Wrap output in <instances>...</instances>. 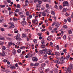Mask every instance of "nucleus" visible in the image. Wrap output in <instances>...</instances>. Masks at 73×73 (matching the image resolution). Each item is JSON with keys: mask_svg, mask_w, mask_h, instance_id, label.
<instances>
[{"mask_svg": "<svg viewBox=\"0 0 73 73\" xmlns=\"http://www.w3.org/2000/svg\"><path fill=\"white\" fill-rule=\"evenodd\" d=\"M26 14L27 16H29V13L27 11L26 13Z\"/></svg>", "mask_w": 73, "mask_h": 73, "instance_id": "obj_60", "label": "nucleus"}, {"mask_svg": "<svg viewBox=\"0 0 73 73\" xmlns=\"http://www.w3.org/2000/svg\"><path fill=\"white\" fill-rule=\"evenodd\" d=\"M32 60L34 61H38V58H37V57H33Z\"/></svg>", "mask_w": 73, "mask_h": 73, "instance_id": "obj_6", "label": "nucleus"}, {"mask_svg": "<svg viewBox=\"0 0 73 73\" xmlns=\"http://www.w3.org/2000/svg\"><path fill=\"white\" fill-rule=\"evenodd\" d=\"M12 13H13V11H9V15H11V14H12Z\"/></svg>", "mask_w": 73, "mask_h": 73, "instance_id": "obj_51", "label": "nucleus"}, {"mask_svg": "<svg viewBox=\"0 0 73 73\" xmlns=\"http://www.w3.org/2000/svg\"><path fill=\"white\" fill-rule=\"evenodd\" d=\"M51 13L52 15H55V13H54V11H52Z\"/></svg>", "mask_w": 73, "mask_h": 73, "instance_id": "obj_42", "label": "nucleus"}, {"mask_svg": "<svg viewBox=\"0 0 73 73\" xmlns=\"http://www.w3.org/2000/svg\"><path fill=\"white\" fill-rule=\"evenodd\" d=\"M55 27L56 28H58L60 27V23H57L55 25Z\"/></svg>", "mask_w": 73, "mask_h": 73, "instance_id": "obj_10", "label": "nucleus"}, {"mask_svg": "<svg viewBox=\"0 0 73 73\" xmlns=\"http://www.w3.org/2000/svg\"><path fill=\"white\" fill-rule=\"evenodd\" d=\"M49 70V69L48 68L46 69V70H45V72H48Z\"/></svg>", "mask_w": 73, "mask_h": 73, "instance_id": "obj_63", "label": "nucleus"}, {"mask_svg": "<svg viewBox=\"0 0 73 73\" xmlns=\"http://www.w3.org/2000/svg\"><path fill=\"white\" fill-rule=\"evenodd\" d=\"M39 65V63L36 62L34 64V66H38Z\"/></svg>", "mask_w": 73, "mask_h": 73, "instance_id": "obj_19", "label": "nucleus"}, {"mask_svg": "<svg viewBox=\"0 0 73 73\" xmlns=\"http://www.w3.org/2000/svg\"><path fill=\"white\" fill-rule=\"evenodd\" d=\"M2 56L5 57V51H2Z\"/></svg>", "mask_w": 73, "mask_h": 73, "instance_id": "obj_8", "label": "nucleus"}, {"mask_svg": "<svg viewBox=\"0 0 73 73\" xmlns=\"http://www.w3.org/2000/svg\"><path fill=\"white\" fill-rule=\"evenodd\" d=\"M48 50L46 48L42 50L43 51H44V52H45V51H46Z\"/></svg>", "mask_w": 73, "mask_h": 73, "instance_id": "obj_59", "label": "nucleus"}, {"mask_svg": "<svg viewBox=\"0 0 73 73\" xmlns=\"http://www.w3.org/2000/svg\"><path fill=\"white\" fill-rule=\"evenodd\" d=\"M45 45L42 44L41 45V48H45Z\"/></svg>", "mask_w": 73, "mask_h": 73, "instance_id": "obj_33", "label": "nucleus"}, {"mask_svg": "<svg viewBox=\"0 0 73 73\" xmlns=\"http://www.w3.org/2000/svg\"><path fill=\"white\" fill-rule=\"evenodd\" d=\"M8 36H10V37H12L13 36V34H7Z\"/></svg>", "mask_w": 73, "mask_h": 73, "instance_id": "obj_27", "label": "nucleus"}, {"mask_svg": "<svg viewBox=\"0 0 73 73\" xmlns=\"http://www.w3.org/2000/svg\"><path fill=\"white\" fill-rule=\"evenodd\" d=\"M39 52L41 53V54H42V53H44V52H43V50H40L39 51Z\"/></svg>", "mask_w": 73, "mask_h": 73, "instance_id": "obj_45", "label": "nucleus"}, {"mask_svg": "<svg viewBox=\"0 0 73 73\" xmlns=\"http://www.w3.org/2000/svg\"><path fill=\"white\" fill-rule=\"evenodd\" d=\"M22 35L23 38H26V35L24 33H23L22 34Z\"/></svg>", "mask_w": 73, "mask_h": 73, "instance_id": "obj_15", "label": "nucleus"}, {"mask_svg": "<svg viewBox=\"0 0 73 73\" xmlns=\"http://www.w3.org/2000/svg\"><path fill=\"white\" fill-rule=\"evenodd\" d=\"M13 21H17V19L15 17H13Z\"/></svg>", "mask_w": 73, "mask_h": 73, "instance_id": "obj_35", "label": "nucleus"}, {"mask_svg": "<svg viewBox=\"0 0 73 73\" xmlns=\"http://www.w3.org/2000/svg\"><path fill=\"white\" fill-rule=\"evenodd\" d=\"M14 38H16V39L17 40H18L19 39H20V36L19 34H17V36H14Z\"/></svg>", "mask_w": 73, "mask_h": 73, "instance_id": "obj_4", "label": "nucleus"}, {"mask_svg": "<svg viewBox=\"0 0 73 73\" xmlns=\"http://www.w3.org/2000/svg\"><path fill=\"white\" fill-rule=\"evenodd\" d=\"M19 15H23V13L21 12H20L19 13Z\"/></svg>", "mask_w": 73, "mask_h": 73, "instance_id": "obj_61", "label": "nucleus"}, {"mask_svg": "<svg viewBox=\"0 0 73 73\" xmlns=\"http://www.w3.org/2000/svg\"><path fill=\"white\" fill-rule=\"evenodd\" d=\"M30 30L29 29H26L25 31L26 32H29Z\"/></svg>", "mask_w": 73, "mask_h": 73, "instance_id": "obj_58", "label": "nucleus"}, {"mask_svg": "<svg viewBox=\"0 0 73 73\" xmlns=\"http://www.w3.org/2000/svg\"><path fill=\"white\" fill-rule=\"evenodd\" d=\"M60 60V58H57L56 60H53V62L56 64H60V62L59 61V60Z\"/></svg>", "mask_w": 73, "mask_h": 73, "instance_id": "obj_2", "label": "nucleus"}, {"mask_svg": "<svg viewBox=\"0 0 73 73\" xmlns=\"http://www.w3.org/2000/svg\"><path fill=\"white\" fill-rule=\"evenodd\" d=\"M41 35H42V33H38V36H41Z\"/></svg>", "mask_w": 73, "mask_h": 73, "instance_id": "obj_53", "label": "nucleus"}, {"mask_svg": "<svg viewBox=\"0 0 73 73\" xmlns=\"http://www.w3.org/2000/svg\"><path fill=\"white\" fill-rule=\"evenodd\" d=\"M63 7H64L65 6L68 7L69 6V4H68V2L67 1H65L63 2Z\"/></svg>", "mask_w": 73, "mask_h": 73, "instance_id": "obj_3", "label": "nucleus"}, {"mask_svg": "<svg viewBox=\"0 0 73 73\" xmlns=\"http://www.w3.org/2000/svg\"><path fill=\"white\" fill-rule=\"evenodd\" d=\"M71 18H73V12H72V13Z\"/></svg>", "mask_w": 73, "mask_h": 73, "instance_id": "obj_64", "label": "nucleus"}, {"mask_svg": "<svg viewBox=\"0 0 73 73\" xmlns=\"http://www.w3.org/2000/svg\"><path fill=\"white\" fill-rule=\"evenodd\" d=\"M46 66V64L45 63H42L41 64V66L43 67V66Z\"/></svg>", "mask_w": 73, "mask_h": 73, "instance_id": "obj_25", "label": "nucleus"}, {"mask_svg": "<svg viewBox=\"0 0 73 73\" xmlns=\"http://www.w3.org/2000/svg\"><path fill=\"white\" fill-rule=\"evenodd\" d=\"M49 0H43V1H44V2H46V1H47L48 2H49Z\"/></svg>", "mask_w": 73, "mask_h": 73, "instance_id": "obj_50", "label": "nucleus"}, {"mask_svg": "<svg viewBox=\"0 0 73 73\" xmlns=\"http://www.w3.org/2000/svg\"><path fill=\"white\" fill-rule=\"evenodd\" d=\"M10 68L12 69H16V66H11L10 67Z\"/></svg>", "mask_w": 73, "mask_h": 73, "instance_id": "obj_12", "label": "nucleus"}, {"mask_svg": "<svg viewBox=\"0 0 73 73\" xmlns=\"http://www.w3.org/2000/svg\"><path fill=\"white\" fill-rule=\"evenodd\" d=\"M63 38L64 40H65L66 38V35H64L63 37Z\"/></svg>", "mask_w": 73, "mask_h": 73, "instance_id": "obj_44", "label": "nucleus"}, {"mask_svg": "<svg viewBox=\"0 0 73 73\" xmlns=\"http://www.w3.org/2000/svg\"><path fill=\"white\" fill-rule=\"evenodd\" d=\"M65 62L64 61V60H62L60 61V64L62 65V64H64Z\"/></svg>", "mask_w": 73, "mask_h": 73, "instance_id": "obj_17", "label": "nucleus"}, {"mask_svg": "<svg viewBox=\"0 0 73 73\" xmlns=\"http://www.w3.org/2000/svg\"><path fill=\"white\" fill-rule=\"evenodd\" d=\"M68 11V9L66 8H64L62 10V12H66Z\"/></svg>", "mask_w": 73, "mask_h": 73, "instance_id": "obj_14", "label": "nucleus"}, {"mask_svg": "<svg viewBox=\"0 0 73 73\" xmlns=\"http://www.w3.org/2000/svg\"><path fill=\"white\" fill-rule=\"evenodd\" d=\"M41 5H38L36 6V7H37V8H40V6Z\"/></svg>", "mask_w": 73, "mask_h": 73, "instance_id": "obj_40", "label": "nucleus"}, {"mask_svg": "<svg viewBox=\"0 0 73 73\" xmlns=\"http://www.w3.org/2000/svg\"><path fill=\"white\" fill-rule=\"evenodd\" d=\"M17 30H16V29H15L14 30V33H18V32H19V31H18V30H17Z\"/></svg>", "mask_w": 73, "mask_h": 73, "instance_id": "obj_26", "label": "nucleus"}, {"mask_svg": "<svg viewBox=\"0 0 73 73\" xmlns=\"http://www.w3.org/2000/svg\"><path fill=\"white\" fill-rule=\"evenodd\" d=\"M47 40L49 41H50V40H51V37L49 36L48 37V38H47Z\"/></svg>", "mask_w": 73, "mask_h": 73, "instance_id": "obj_30", "label": "nucleus"}, {"mask_svg": "<svg viewBox=\"0 0 73 73\" xmlns=\"http://www.w3.org/2000/svg\"><path fill=\"white\" fill-rule=\"evenodd\" d=\"M44 53L45 54H47L48 53V51H46L44 52Z\"/></svg>", "mask_w": 73, "mask_h": 73, "instance_id": "obj_52", "label": "nucleus"}, {"mask_svg": "<svg viewBox=\"0 0 73 73\" xmlns=\"http://www.w3.org/2000/svg\"><path fill=\"white\" fill-rule=\"evenodd\" d=\"M16 7L17 8H20V7H21V5L19 4H18L17 5Z\"/></svg>", "mask_w": 73, "mask_h": 73, "instance_id": "obj_21", "label": "nucleus"}, {"mask_svg": "<svg viewBox=\"0 0 73 73\" xmlns=\"http://www.w3.org/2000/svg\"><path fill=\"white\" fill-rule=\"evenodd\" d=\"M69 57H70V55H68V56H66V58L67 60H68V59L70 58Z\"/></svg>", "mask_w": 73, "mask_h": 73, "instance_id": "obj_39", "label": "nucleus"}, {"mask_svg": "<svg viewBox=\"0 0 73 73\" xmlns=\"http://www.w3.org/2000/svg\"><path fill=\"white\" fill-rule=\"evenodd\" d=\"M68 33L69 35H71L72 33V32L70 30H68Z\"/></svg>", "mask_w": 73, "mask_h": 73, "instance_id": "obj_24", "label": "nucleus"}, {"mask_svg": "<svg viewBox=\"0 0 73 73\" xmlns=\"http://www.w3.org/2000/svg\"><path fill=\"white\" fill-rule=\"evenodd\" d=\"M56 39H57V40H58V39H59V40H60V39H61V37L60 36H58L56 38Z\"/></svg>", "mask_w": 73, "mask_h": 73, "instance_id": "obj_62", "label": "nucleus"}, {"mask_svg": "<svg viewBox=\"0 0 73 73\" xmlns=\"http://www.w3.org/2000/svg\"><path fill=\"white\" fill-rule=\"evenodd\" d=\"M59 8L60 9V10H61V9H62V8H63V7H62V6L61 5L60 6Z\"/></svg>", "mask_w": 73, "mask_h": 73, "instance_id": "obj_36", "label": "nucleus"}, {"mask_svg": "<svg viewBox=\"0 0 73 73\" xmlns=\"http://www.w3.org/2000/svg\"><path fill=\"white\" fill-rule=\"evenodd\" d=\"M22 24L23 25H25L26 24V22L25 21H23L22 22Z\"/></svg>", "mask_w": 73, "mask_h": 73, "instance_id": "obj_16", "label": "nucleus"}, {"mask_svg": "<svg viewBox=\"0 0 73 73\" xmlns=\"http://www.w3.org/2000/svg\"><path fill=\"white\" fill-rule=\"evenodd\" d=\"M65 60V59H64V57L63 56H62L60 58V61H64Z\"/></svg>", "mask_w": 73, "mask_h": 73, "instance_id": "obj_20", "label": "nucleus"}, {"mask_svg": "<svg viewBox=\"0 0 73 73\" xmlns=\"http://www.w3.org/2000/svg\"><path fill=\"white\" fill-rule=\"evenodd\" d=\"M63 28L64 29H66V28H68V27H67V26L66 25H64L63 26Z\"/></svg>", "mask_w": 73, "mask_h": 73, "instance_id": "obj_43", "label": "nucleus"}, {"mask_svg": "<svg viewBox=\"0 0 73 73\" xmlns=\"http://www.w3.org/2000/svg\"><path fill=\"white\" fill-rule=\"evenodd\" d=\"M2 48L4 50H5V49H6L5 46H2Z\"/></svg>", "mask_w": 73, "mask_h": 73, "instance_id": "obj_46", "label": "nucleus"}, {"mask_svg": "<svg viewBox=\"0 0 73 73\" xmlns=\"http://www.w3.org/2000/svg\"><path fill=\"white\" fill-rule=\"evenodd\" d=\"M55 54L57 56H60V53L57 52H55Z\"/></svg>", "mask_w": 73, "mask_h": 73, "instance_id": "obj_9", "label": "nucleus"}, {"mask_svg": "<svg viewBox=\"0 0 73 73\" xmlns=\"http://www.w3.org/2000/svg\"><path fill=\"white\" fill-rule=\"evenodd\" d=\"M70 69H72L73 68V64H71L70 65Z\"/></svg>", "mask_w": 73, "mask_h": 73, "instance_id": "obj_28", "label": "nucleus"}, {"mask_svg": "<svg viewBox=\"0 0 73 73\" xmlns=\"http://www.w3.org/2000/svg\"><path fill=\"white\" fill-rule=\"evenodd\" d=\"M55 32H56V31H55L54 29L52 30L51 31L52 33H54Z\"/></svg>", "mask_w": 73, "mask_h": 73, "instance_id": "obj_47", "label": "nucleus"}, {"mask_svg": "<svg viewBox=\"0 0 73 73\" xmlns=\"http://www.w3.org/2000/svg\"><path fill=\"white\" fill-rule=\"evenodd\" d=\"M7 3H11V1L10 0H7Z\"/></svg>", "mask_w": 73, "mask_h": 73, "instance_id": "obj_54", "label": "nucleus"}, {"mask_svg": "<svg viewBox=\"0 0 73 73\" xmlns=\"http://www.w3.org/2000/svg\"><path fill=\"white\" fill-rule=\"evenodd\" d=\"M56 21H54L52 24V26H54L56 25Z\"/></svg>", "mask_w": 73, "mask_h": 73, "instance_id": "obj_23", "label": "nucleus"}, {"mask_svg": "<svg viewBox=\"0 0 73 73\" xmlns=\"http://www.w3.org/2000/svg\"><path fill=\"white\" fill-rule=\"evenodd\" d=\"M28 56H29V57H32V54H31V53H29V54H27Z\"/></svg>", "mask_w": 73, "mask_h": 73, "instance_id": "obj_48", "label": "nucleus"}, {"mask_svg": "<svg viewBox=\"0 0 73 73\" xmlns=\"http://www.w3.org/2000/svg\"><path fill=\"white\" fill-rule=\"evenodd\" d=\"M9 24L11 25L9 27V28H10V29H12V28H13L15 27V26L13 25V22H10L9 23Z\"/></svg>", "mask_w": 73, "mask_h": 73, "instance_id": "obj_1", "label": "nucleus"}, {"mask_svg": "<svg viewBox=\"0 0 73 73\" xmlns=\"http://www.w3.org/2000/svg\"><path fill=\"white\" fill-rule=\"evenodd\" d=\"M54 70H55V71L56 72H58V69H57V68H54Z\"/></svg>", "mask_w": 73, "mask_h": 73, "instance_id": "obj_55", "label": "nucleus"}, {"mask_svg": "<svg viewBox=\"0 0 73 73\" xmlns=\"http://www.w3.org/2000/svg\"><path fill=\"white\" fill-rule=\"evenodd\" d=\"M5 38L3 37H0V40H4Z\"/></svg>", "mask_w": 73, "mask_h": 73, "instance_id": "obj_29", "label": "nucleus"}, {"mask_svg": "<svg viewBox=\"0 0 73 73\" xmlns=\"http://www.w3.org/2000/svg\"><path fill=\"white\" fill-rule=\"evenodd\" d=\"M3 62H7L8 61V60L7 59H4L3 60Z\"/></svg>", "mask_w": 73, "mask_h": 73, "instance_id": "obj_34", "label": "nucleus"}, {"mask_svg": "<svg viewBox=\"0 0 73 73\" xmlns=\"http://www.w3.org/2000/svg\"><path fill=\"white\" fill-rule=\"evenodd\" d=\"M16 53V51L15 49H13L12 51V54L13 55H15Z\"/></svg>", "mask_w": 73, "mask_h": 73, "instance_id": "obj_7", "label": "nucleus"}, {"mask_svg": "<svg viewBox=\"0 0 73 73\" xmlns=\"http://www.w3.org/2000/svg\"><path fill=\"white\" fill-rule=\"evenodd\" d=\"M48 51L49 52L48 53V55L50 56V55H51V53H52V51L50 50H48Z\"/></svg>", "mask_w": 73, "mask_h": 73, "instance_id": "obj_18", "label": "nucleus"}, {"mask_svg": "<svg viewBox=\"0 0 73 73\" xmlns=\"http://www.w3.org/2000/svg\"><path fill=\"white\" fill-rule=\"evenodd\" d=\"M15 66L17 68H18L19 67V65H18L17 63H16V64H15Z\"/></svg>", "mask_w": 73, "mask_h": 73, "instance_id": "obj_49", "label": "nucleus"}, {"mask_svg": "<svg viewBox=\"0 0 73 73\" xmlns=\"http://www.w3.org/2000/svg\"><path fill=\"white\" fill-rule=\"evenodd\" d=\"M13 44V43H12V42H8V45L7 46V48H9L10 47V46H11V45H12Z\"/></svg>", "mask_w": 73, "mask_h": 73, "instance_id": "obj_5", "label": "nucleus"}, {"mask_svg": "<svg viewBox=\"0 0 73 73\" xmlns=\"http://www.w3.org/2000/svg\"><path fill=\"white\" fill-rule=\"evenodd\" d=\"M69 15H70V14H69V13H66V16H69Z\"/></svg>", "mask_w": 73, "mask_h": 73, "instance_id": "obj_38", "label": "nucleus"}, {"mask_svg": "<svg viewBox=\"0 0 73 73\" xmlns=\"http://www.w3.org/2000/svg\"><path fill=\"white\" fill-rule=\"evenodd\" d=\"M1 8H4V7H5V5H1Z\"/></svg>", "mask_w": 73, "mask_h": 73, "instance_id": "obj_56", "label": "nucleus"}, {"mask_svg": "<svg viewBox=\"0 0 73 73\" xmlns=\"http://www.w3.org/2000/svg\"><path fill=\"white\" fill-rule=\"evenodd\" d=\"M67 20L68 21V22H69V23H70V22H71V18L68 17L67 18Z\"/></svg>", "mask_w": 73, "mask_h": 73, "instance_id": "obj_11", "label": "nucleus"}, {"mask_svg": "<svg viewBox=\"0 0 73 73\" xmlns=\"http://www.w3.org/2000/svg\"><path fill=\"white\" fill-rule=\"evenodd\" d=\"M42 15L43 16H44V17H45V16H46V13H45V12L44 11L42 12Z\"/></svg>", "mask_w": 73, "mask_h": 73, "instance_id": "obj_13", "label": "nucleus"}, {"mask_svg": "<svg viewBox=\"0 0 73 73\" xmlns=\"http://www.w3.org/2000/svg\"><path fill=\"white\" fill-rule=\"evenodd\" d=\"M67 72H71V70L69 68H67Z\"/></svg>", "mask_w": 73, "mask_h": 73, "instance_id": "obj_22", "label": "nucleus"}, {"mask_svg": "<svg viewBox=\"0 0 73 73\" xmlns=\"http://www.w3.org/2000/svg\"><path fill=\"white\" fill-rule=\"evenodd\" d=\"M49 5L48 4H47L46 5V7L47 8H49Z\"/></svg>", "mask_w": 73, "mask_h": 73, "instance_id": "obj_32", "label": "nucleus"}, {"mask_svg": "<svg viewBox=\"0 0 73 73\" xmlns=\"http://www.w3.org/2000/svg\"><path fill=\"white\" fill-rule=\"evenodd\" d=\"M42 3V1H39L38 0V3H39V4H41Z\"/></svg>", "mask_w": 73, "mask_h": 73, "instance_id": "obj_57", "label": "nucleus"}, {"mask_svg": "<svg viewBox=\"0 0 73 73\" xmlns=\"http://www.w3.org/2000/svg\"><path fill=\"white\" fill-rule=\"evenodd\" d=\"M6 39H7V40H11V38L9 37H7L6 38Z\"/></svg>", "mask_w": 73, "mask_h": 73, "instance_id": "obj_37", "label": "nucleus"}, {"mask_svg": "<svg viewBox=\"0 0 73 73\" xmlns=\"http://www.w3.org/2000/svg\"><path fill=\"white\" fill-rule=\"evenodd\" d=\"M20 49H24L25 48V46H21L19 47Z\"/></svg>", "mask_w": 73, "mask_h": 73, "instance_id": "obj_31", "label": "nucleus"}, {"mask_svg": "<svg viewBox=\"0 0 73 73\" xmlns=\"http://www.w3.org/2000/svg\"><path fill=\"white\" fill-rule=\"evenodd\" d=\"M21 50L20 49H19L17 50V52L18 53H21Z\"/></svg>", "mask_w": 73, "mask_h": 73, "instance_id": "obj_41", "label": "nucleus"}]
</instances>
